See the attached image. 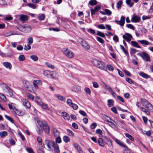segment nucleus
I'll return each mask as SVG.
<instances>
[{
	"mask_svg": "<svg viewBox=\"0 0 153 153\" xmlns=\"http://www.w3.org/2000/svg\"><path fill=\"white\" fill-rule=\"evenodd\" d=\"M45 144L48 147V150L49 151L52 150L51 147H53L55 150V153H59L60 151L58 145L55 142L50 140H46L45 141Z\"/></svg>",
	"mask_w": 153,
	"mask_h": 153,
	"instance_id": "1",
	"label": "nucleus"
},
{
	"mask_svg": "<svg viewBox=\"0 0 153 153\" xmlns=\"http://www.w3.org/2000/svg\"><path fill=\"white\" fill-rule=\"evenodd\" d=\"M36 122L39 126L42 127L45 132L46 134H48L50 131V128L47 123L45 121H41L39 118L36 117L34 118Z\"/></svg>",
	"mask_w": 153,
	"mask_h": 153,
	"instance_id": "2",
	"label": "nucleus"
},
{
	"mask_svg": "<svg viewBox=\"0 0 153 153\" xmlns=\"http://www.w3.org/2000/svg\"><path fill=\"white\" fill-rule=\"evenodd\" d=\"M78 42L85 49L88 50L90 49V45L85 39L80 38L78 39Z\"/></svg>",
	"mask_w": 153,
	"mask_h": 153,
	"instance_id": "3",
	"label": "nucleus"
},
{
	"mask_svg": "<svg viewBox=\"0 0 153 153\" xmlns=\"http://www.w3.org/2000/svg\"><path fill=\"white\" fill-rule=\"evenodd\" d=\"M137 55L140 56L144 60H145L147 62H149L151 61L150 55L144 52H142L141 53H139L137 54Z\"/></svg>",
	"mask_w": 153,
	"mask_h": 153,
	"instance_id": "4",
	"label": "nucleus"
},
{
	"mask_svg": "<svg viewBox=\"0 0 153 153\" xmlns=\"http://www.w3.org/2000/svg\"><path fill=\"white\" fill-rule=\"evenodd\" d=\"M141 102L146 108H152L153 109L152 111H153V106L147 100L142 99H141Z\"/></svg>",
	"mask_w": 153,
	"mask_h": 153,
	"instance_id": "5",
	"label": "nucleus"
},
{
	"mask_svg": "<svg viewBox=\"0 0 153 153\" xmlns=\"http://www.w3.org/2000/svg\"><path fill=\"white\" fill-rule=\"evenodd\" d=\"M62 52L66 56L72 58L74 56V54L72 52L67 48L63 49Z\"/></svg>",
	"mask_w": 153,
	"mask_h": 153,
	"instance_id": "6",
	"label": "nucleus"
},
{
	"mask_svg": "<svg viewBox=\"0 0 153 153\" xmlns=\"http://www.w3.org/2000/svg\"><path fill=\"white\" fill-rule=\"evenodd\" d=\"M123 37L127 42H130L131 41V39L132 38V36L131 34L126 33L123 36Z\"/></svg>",
	"mask_w": 153,
	"mask_h": 153,
	"instance_id": "7",
	"label": "nucleus"
},
{
	"mask_svg": "<svg viewBox=\"0 0 153 153\" xmlns=\"http://www.w3.org/2000/svg\"><path fill=\"white\" fill-rule=\"evenodd\" d=\"M54 74L53 71H51L48 70H45L43 71V74L45 76L48 77H51Z\"/></svg>",
	"mask_w": 153,
	"mask_h": 153,
	"instance_id": "8",
	"label": "nucleus"
},
{
	"mask_svg": "<svg viewBox=\"0 0 153 153\" xmlns=\"http://www.w3.org/2000/svg\"><path fill=\"white\" fill-rule=\"evenodd\" d=\"M125 18L122 16L121 17L120 20L119 21L116 20L115 21V22H116L117 24L121 26H123L124 25L125 23Z\"/></svg>",
	"mask_w": 153,
	"mask_h": 153,
	"instance_id": "9",
	"label": "nucleus"
},
{
	"mask_svg": "<svg viewBox=\"0 0 153 153\" xmlns=\"http://www.w3.org/2000/svg\"><path fill=\"white\" fill-rule=\"evenodd\" d=\"M148 108L149 109H148V108H146V109L144 107H141L140 108V110L141 111L145 113L147 115H149L150 114L149 111L150 110L152 111H152L153 109L152 108Z\"/></svg>",
	"mask_w": 153,
	"mask_h": 153,
	"instance_id": "10",
	"label": "nucleus"
},
{
	"mask_svg": "<svg viewBox=\"0 0 153 153\" xmlns=\"http://www.w3.org/2000/svg\"><path fill=\"white\" fill-rule=\"evenodd\" d=\"M140 20V16H138L136 15H133L131 19V21L133 22H137Z\"/></svg>",
	"mask_w": 153,
	"mask_h": 153,
	"instance_id": "11",
	"label": "nucleus"
},
{
	"mask_svg": "<svg viewBox=\"0 0 153 153\" xmlns=\"http://www.w3.org/2000/svg\"><path fill=\"white\" fill-rule=\"evenodd\" d=\"M22 102L24 106L28 108H29L30 107L31 105L30 102L27 100L23 99L22 100Z\"/></svg>",
	"mask_w": 153,
	"mask_h": 153,
	"instance_id": "12",
	"label": "nucleus"
},
{
	"mask_svg": "<svg viewBox=\"0 0 153 153\" xmlns=\"http://www.w3.org/2000/svg\"><path fill=\"white\" fill-rule=\"evenodd\" d=\"M96 66L100 69L104 70H105L106 69V67L105 64L100 61L98 63L97 65Z\"/></svg>",
	"mask_w": 153,
	"mask_h": 153,
	"instance_id": "13",
	"label": "nucleus"
},
{
	"mask_svg": "<svg viewBox=\"0 0 153 153\" xmlns=\"http://www.w3.org/2000/svg\"><path fill=\"white\" fill-rule=\"evenodd\" d=\"M19 16V20L23 23L25 22L28 20V17L25 15H18Z\"/></svg>",
	"mask_w": 153,
	"mask_h": 153,
	"instance_id": "14",
	"label": "nucleus"
},
{
	"mask_svg": "<svg viewBox=\"0 0 153 153\" xmlns=\"http://www.w3.org/2000/svg\"><path fill=\"white\" fill-rule=\"evenodd\" d=\"M62 116L65 120L68 121L70 119V116L68 114L65 112H63L62 113Z\"/></svg>",
	"mask_w": 153,
	"mask_h": 153,
	"instance_id": "15",
	"label": "nucleus"
},
{
	"mask_svg": "<svg viewBox=\"0 0 153 153\" xmlns=\"http://www.w3.org/2000/svg\"><path fill=\"white\" fill-rule=\"evenodd\" d=\"M42 83L41 82L38 80H34L33 82V84L36 88H38V85H41Z\"/></svg>",
	"mask_w": 153,
	"mask_h": 153,
	"instance_id": "16",
	"label": "nucleus"
},
{
	"mask_svg": "<svg viewBox=\"0 0 153 153\" xmlns=\"http://www.w3.org/2000/svg\"><path fill=\"white\" fill-rule=\"evenodd\" d=\"M24 32H30L32 30L31 27L29 25H25L24 26Z\"/></svg>",
	"mask_w": 153,
	"mask_h": 153,
	"instance_id": "17",
	"label": "nucleus"
},
{
	"mask_svg": "<svg viewBox=\"0 0 153 153\" xmlns=\"http://www.w3.org/2000/svg\"><path fill=\"white\" fill-rule=\"evenodd\" d=\"M22 83L25 87L27 89L30 86V83L28 81L24 80L23 81Z\"/></svg>",
	"mask_w": 153,
	"mask_h": 153,
	"instance_id": "18",
	"label": "nucleus"
},
{
	"mask_svg": "<svg viewBox=\"0 0 153 153\" xmlns=\"http://www.w3.org/2000/svg\"><path fill=\"white\" fill-rule=\"evenodd\" d=\"M3 65L5 67L10 70L12 68V65L9 62H5L3 63Z\"/></svg>",
	"mask_w": 153,
	"mask_h": 153,
	"instance_id": "19",
	"label": "nucleus"
},
{
	"mask_svg": "<svg viewBox=\"0 0 153 153\" xmlns=\"http://www.w3.org/2000/svg\"><path fill=\"white\" fill-rule=\"evenodd\" d=\"M138 42L140 43L142 45H151V43L148 41L144 40H138Z\"/></svg>",
	"mask_w": 153,
	"mask_h": 153,
	"instance_id": "20",
	"label": "nucleus"
},
{
	"mask_svg": "<svg viewBox=\"0 0 153 153\" xmlns=\"http://www.w3.org/2000/svg\"><path fill=\"white\" fill-rule=\"evenodd\" d=\"M139 74L141 76L145 79H147L150 78V76L148 75L143 72H140Z\"/></svg>",
	"mask_w": 153,
	"mask_h": 153,
	"instance_id": "21",
	"label": "nucleus"
},
{
	"mask_svg": "<svg viewBox=\"0 0 153 153\" xmlns=\"http://www.w3.org/2000/svg\"><path fill=\"white\" fill-rule=\"evenodd\" d=\"M53 132L55 137H56L60 136V133L56 129L54 128L53 129Z\"/></svg>",
	"mask_w": 153,
	"mask_h": 153,
	"instance_id": "22",
	"label": "nucleus"
},
{
	"mask_svg": "<svg viewBox=\"0 0 153 153\" xmlns=\"http://www.w3.org/2000/svg\"><path fill=\"white\" fill-rule=\"evenodd\" d=\"M99 144L101 146H104L105 145L104 141L102 138H100L98 140Z\"/></svg>",
	"mask_w": 153,
	"mask_h": 153,
	"instance_id": "23",
	"label": "nucleus"
},
{
	"mask_svg": "<svg viewBox=\"0 0 153 153\" xmlns=\"http://www.w3.org/2000/svg\"><path fill=\"white\" fill-rule=\"evenodd\" d=\"M131 44L134 46L138 48H140L141 47L138 45L137 43L135 41H132L131 42Z\"/></svg>",
	"mask_w": 153,
	"mask_h": 153,
	"instance_id": "24",
	"label": "nucleus"
},
{
	"mask_svg": "<svg viewBox=\"0 0 153 153\" xmlns=\"http://www.w3.org/2000/svg\"><path fill=\"white\" fill-rule=\"evenodd\" d=\"M117 123L120 125L122 128H124L125 126V124L123 121L118 120L117 121Z\"/></svg>",
	"mask_w": 153,
	"mask_h": 153,
	"instance_id": "25",
	"label": "nucleus"
},
{
	"mask_svg": "<svg viewBox=\"0 0 153 153\" xmlns=\"http://www.w3.org/2000/svg\"><path fill=\"white\" fill-rule=\"evenodd\" d=\"M7 135V131H4L0 132V135L2 138H4Z\"/></svg>",
	"mask_w": 153,
	"mask_h": 153,
	"instance_id": "26",
	"label": "nucleus"
},
{
	"mask_svg": "<svg viewBox=\"0 0 153 153\" xmlns=\"http://www.w3.org/2000/svg\"><path fill=\"white\" fill-rule=\"evenodd\" d=\"M7 89L8 90L7 92V95L10 97L12 96L13 95V93L12 89L9 87H8Z\"/></svg>",
	"mask_w": 153,
	"mask_h": 153,
	"instance_id": "27",
	"label": "nucleus"
},
{
	"mask_svg": "<svg viewBox=\"0 0 153 153\" xmlns=\"http://www.w3.org/2000/svg\"><path fill=\"white\" fill-rule=\"evenodd\" d=\"M108 105L109 107H111L113 105L114 101L112 99H109L108 100Z\"/></svg>",
	"mask_w": 153,
	"mask_h": 153,
	"instance_id": "28",
	"label": "nucleus"
},
{
	"mask_svg": "<svg viewBox=\"0 0 153 153\" xmlns=\"http://www.w3.org/2000/svg\"><path fill=\"white\" fill-rule=\"evenodd\" d=\"M36 102L39 105L41 106L43 103L40 99L38 97H36L35 99Z\"/></svg>",
	"mask_w": 153,
	"mask_h": 153,
	"instance_id": "29",
	"label": "nucleus"
},
{
	"mask_svg": "<svg viewBox=\"0 0 153 153\" xmlns=\"http://www.w3.org/2000/svg\"><path fill=\"white\" fill-rule=\"evenodd\" d=\"M104 83L105 87L110 93L113 91V89L110 87L108 85L105 83Z\"/></svg>",
	"mask_w": 153,
	"mask_h": 153,
	"instance_id": "30",
	"label": "nucleus"
},
{
	"mask_svg": "<svg viewBox=\"0 0 153 153\" xmlns=\"http://www.w3.org/2000/svg\"><path fill=\"white\" fill-rule=\"evenodd\" d=\"M41 106L44 109L48 110V111H50V109L48 107V105L46 104L43 103Z\"/></svg>",
	"mask_w": 153,
	"mask_h": 153,
	"instance_id": "31",
	"label": "nucleus"
},
{
	"mask_svg": "<svg viewBox=\"0 0 153 153\" xmlns=\"http://www.w3.org/2000/svg\"><path fill=\"white\" fill-rule=\"evenodd\" d=\"M56 96L59 100H60L63 102H65L66 101L65 98H64L63 96L59 95H56Z\"/></svg>",
	"mask_w": 153,
	"mask_h": 153,
	"instance_id": "32",
	"label": "nucleus"
},
{
	"mask_svg": "<svg viewBox=\"0 0 153 153\" xmlns=\"http://www.w3.org/2000/svg\"><path fill=\"white\" fill-rule=\"evenodd\" d=\"M115 141L117 143L119 144L120 146L123 147H126V146L123 145V143H122L120 140L118 139H116Z\"/></svg>",
	"mask_w": 153,
	"mask_h": 153,
	"instance_id": "33",
	"label": "nucleus"
},
{
	"mask_svg": "<svg viewBox=\"0 0 153 153\" xmlns=\"http://www.w3.org/2000/svg\"><path fill=\"white\" fill-rule=\"evenodd\" d=\"M125 136L126 137L128 138L130 140L132 141H133L134 140V137L128 133H126L125 134Z\"/></svg>",
	"mask_w": 153,
	"mask_h": 153,
	"instance_id": "34",
	"label": "nucleus"
},
{
	"mask_svg": "<svg viewBox=\"0 0 153 153\" xmlns=\"http://www.w3.org/2000/svg\"><path fill=\"white\" fill-rule=\"evenodd\" d=\"M0 55L3 57H6L7 56H11L12 55V53H10L9 55H8V54L7 55L2 52L0 50Z\"/></svg>",
	"mask_w": 153,
	"mask_h": 153,
	"instance_id": "35",
	"label": "nucleus"
},
{
	"mask_svg": "<svg viewBox=\"0 0 153 153\" xmlns=\"http://www.w3.org/2000/svg\"><path fill=\"white\" fill-rule=\"evenodd\" d=\"M89 4L91 6L95 5L97 4V1L96 0H91L89 1Z\"/></svg>",
	"mask_w": 153,
	"mask_h": 153,
	"instance_id": "36",
	"label": "nucleus"
},
{
	"mask_svg": "<svg viewBox=\"0 0 153 153\" xmlns=\"http://www.w3.org/2000/svg\"><path fill=\"white\" fill-rule=\"evenodd\" d=\"M126 148L123 152V153H134L130 149H129L127 147H125Z\"/></svg>",
	"mask_w": 153,
	"mask_h": 153,
	"instance_id": "37",
	"label": "nucleus"
},
{
	"mask_svg": "<svg viewBox=\"0 0 153 153\" xmlns=\"http://www.w3.org/2000/svg\"><path fill=\"white\" fill-rule=\"evenodd\" d=\"M108 122L110 123L109 124V126L115 129H117V127L115 125L114 123H113L112 121Z\"/></svg>",
	"mask_w": 153,
	"mask_h": 153,
	"instance_id": "38",
	"label": "nucleus"
},
{
	"mask_svg": "<svg viewBox=\"0 0 153 153\" xmlns=\"http://www.w3.org/2000/svg\"><path fill=\"white\" fill-rule=\"evenodd\" d=\"M30 57L31 59L35 61H37L38 59V57L35 55H31L30 56Z\"/></svg>",
	"mask_w": 153,
	"mask_h": 153,
	"instance_id": "39",
	"label": "nucleus"
},
{
	"mask_svg": "<svg viewBox=\"0 0 153 153\" xmlns=\"http://www.w3.org/2000/svg\"><path fill=\"white\" fill-rule=\"evenodd\" d=\"M56 137L55 142L57 144L60 143L62 142V140L60 136Z\"/></svg>",
	"mask_w": 153,
	"mask_h": 153,
	"instance_id": "40",
	"label": "nucleus"
},
{
	"mask_svg": "<svg viewBox=\"0 0 153 153\" xmlns=\"http://www.w3.org/2000/svg\"><path fill=\"white\" fill-rule=\"evenodd\" d=\"M68 135L70 136L73 137L74 136V134L73 132L71 130L69 129H67V130Z\"/></svg>",
	"mask_w": 153,
	"mask_h": 153,
	"instance_id": "41",
	"label": "nucleus"
},
{
	"mask_svg": "<svg viewBox=\"0 0 153 153\" xmlns=\"http://www.w3.org/2000/svg\"><path fill=\"white\" fill-rule=\"evenodd\" d=\"M64 141L65 143H68L70 141V138L68 137L67 136H65L63 137Z\"/></svg>",
	"mask_w": 153,
	"mask_h": 153,
	"instance_id": "42",
	"label": "nucleus"
},
{
	"mask_svg": "<svg viewBox=\"0 0 153 153\" xmlns=\"http://www.w3.org/2000/svg\"><path fill=\"white\" fill-rule=\"evenodd\" d=\"M46 65L48 67L52 69H53L55 68V66L48 62H46L45 63Z\"/></svg>",
	"mask_w": 153,
	"mask_h": 153,
	"instance_id": "43",
	"label": "nucleus"
},
{
	"mask_svg": "<svg viewBox=\"0 0 153 153\" xmlns=\"http://www.w3.org/2000/svg\"><path fill=\"white\" fill-rule=\"evenodd\" d=\"M100 60H99L96 59H93L92 62V63L95 65V66H96L97 65L98 63L99 62Z\"/></svg>",
	"mask_w": 153,
	"mask_h": 153,
	"instance_id": "44",
	"label": "nucleus"
},
{
	"mask_svg": "<svg viewBox=\"0 0 153 153\" xmlns=\"http://www.w3.org/2000/svg\"><path fill=\"white\" fill-rule=\"evenodd\" d=\"M25 59V57L24 55H21L19 56L18 59L20 61H24Z\"/></svg>",
	"mask_w": 153,
	"mask_h": 153,
	"instance_id": "45",
	"label": "nucleus"
},
{
	"mask_svg": "<svg viewBox=\"0 0 153 153\" xmlns=\"http://www.w3.org/2000/svg\"><path fill=\"white\" fill-rule=\"evenodd\" d=\"M104 11L105 12L106 15L110 16L111 14V12L108 9H105Z\"/></svg>",
	"mask_w": 153,
	"mask_h": 153,
	"instance_id": "46",
	"label": "nucleus"
},
{
	"mask_svg": "<svg viewBox=\"0 0 153 153\" xmlns=\"http://www.w3.org/2000/svg\"><path fill=\"white\" fill-rule=\"evenodd\" d=\"M97 34L102 38H105V36L104 33L99 31H97Z\"/></svg>",
	"mask_w": 153,
	"mask_h": 153,
	"instance_id": "47",
	"label": "nucleus"
},
{
	"mask_svg": "<svg viewBox=\"0 0 153 153\" xmlns=\"http://www.w3.org/2000/svg\"><path fill=\"white\" fill-rule=\"evenodd\" d=\"M31 48L30 45L27 44V45H25L24 49L25 50L27 51L30 50Z\"/></svg>",
	"mask_w": 153,
	"mask_h": 153,
	"instance_id": "48",
	"label": "nucleus"
},
{
	"mask_svg": "<svg viewBox=\"0 0 153 153\" xmlns=\"http://www.w3.org/2000/svg\"><path fill=\"white\" fill-rule=\"evenodd\" d=\"M5 117L8 120L10 121L12 123H13V120L12 117H9L6 115H4Z\"/></svg>",
	"mask_w": 153,
	"mask_h": 153,
	"instance_id": "49",
	"label": "nucleus"
},
{
	"mask_svg": "<svg viewBox=\"0 0 153 153\" xmlns=\"http://www.w3.org/2000/svg\"><path fill=\"white\" fill-rule=\"evenodd\" d=\"M122 4V1H120L118 2L117 3V7L118 9L120 8Z\"/></svg>",
	"mask_w": 153,
	"mask_h": 153,
	"instance_id": "50",
	"label": "nucleus"
},
{
	"mask_svg": "<svg viewBox=\"0 0 153 153\" xmlns=\"http://www.w3.org/2000/svg\"><path fill=\"white\" fill-rule=\"evenodd\" d=\"M67 103L70 106L73 104V103L72 102L71 100L70 99H68L67 101Z\"/></svg>",
	"mask_w": 153,
	"mask_h": 153,
	"instance_id": "51",
	"label": "nucleus"
},
{
	"mask_svg": "<svg viewBox=\"0 0 153 153\" xmlns=\"http://www.w3.org/2000/svg\"><path fill=\"white\" fill-rule=\"evenodd\" d=\"M27 40L28 41L27 44L30 45H31L33 42V38L32 37L29 38Z\"/></svg>",
	"mask_w": 153,
	"mask_h": 153,
	"instance_id": "52",
	"label": "nucleus"
},
{
	"mask_svg": "<svg viewBox=\"0 0 153 153\" xmlns=\"http://www.w3.org/2000/svg\"><path fill=\"white\" fill-rule=\"evenodd\" d=\"M25 113L24 111H17L16 114L19 116H22L24 115Z\"/></svg>",
	"mask_w": 153,
	"mask_h": 153,
	"instance_id": "53",
	"label": "nucleus"
},
{
	"mask_svg": "<svg viewBox=\"0 0 153 153\" xmlns=\"http://www.w3.org/2000/svg\"><path fill=\"white\" fill-rule=\"evenodd\" d=\"M27 5L29 7L33 9H35L36 7V5L32 3H29L27 4Z\"/></svg>",
	"mask_w": 153,
	"mask_h": 153,
	"instance_id": "54",
	"label": "nucleus"
},
{
	"mask_svg": "<svg viewBox=\"0 0 153 153\" xmlns=\"http://www.w3.org/2000/svg\"><path fill=\"white\" fill-rule=\"evenodd\" d=\"M97 41L103 44L104 42V40L100 37H97Z\"/></svg>",
	"mask_w": 153,
	"mask_h": 153,
	"instance_id": "55",
	"label": "nucleus"
},
{
	"mask_svg": "<svg viewBox=\"0 0 153 153\" xmlns=\"http://www.w3.org/2000/svg\"><path fill=\"white\" fill-rule=\"evenodd\" d=\"M45 18V15L43 14H42L38 17V19L40 20H43Z\"/></svg>",
	"mask_w": 153,
	"mask_h": 153,
	"instance_id": "56",
	"label": "nucleus"
},
{
	"mask_svg": "<svg viewBox=\"0 0 153 153\" xmlns=\"http://www.w3.org/2000/svg\"><path fill=\"white\" fill-rule=\"evenodd\" d=\"M120 46L121 49L123 51L124 53H125L126 54H127L128 53V51L126 50V49H125L123 46L120 45Z\"/></svg>",
	"mask_w": 153,
	"mask_h": 153,
	"instance_id": "57",
	"label": "nucleus"
},
{
	"mask_svg": "<svg viewBox=\"0 0 153 153\" xmlns=\"http://www.w3.org/2000/svg\"><path fill=\"white\" fill-rule=\"evenodd\" d=\"M79 113L84 116H87L86 113L83 111L80 110L79 111Z\"/></svg>",
	"mask_w": 153,
	"mask_h": 153,
	"instance_id": "58",
	"label": "nucleus"
},
{
	"mask_svg": "<svg viewBox=\"0 0 153 153\" xmlns=\"http://www.w3.org/2000/svg\"><path fill=\"white\" fill-rule=\"evenodd\" d=\"M126 80L131 84H133L134 83V82L131 79L129 78H127L126 79Z\"/></svg>",
	"mask_w": 153,
	"mask_h": 153,
	"instance_id": "59",
	"label": "nucleus"
},
{
	"mask_svg": "<svg viewBox=\"0 0 153 153\" xmlns=\"http://www.w3.org/2000/svg\"><path fill=\"white\" fill-rule=\"evenodd\" d=\"M97 126V123H94L91 124L90 126V128L91 129H94Z\"/></svg>",
	"mask_w": 153,
	"mask_h": 153,
	"instance_id": "60",
	"label": "nucleus"
},
{
	"mask_svg": "<svg viewBox=\"0 0 153 153\" xmlns=\"http://www.w3.org/2000/svg\"><path fill=\"white\" fill-rule=\"evenodd\" d=\"M24 26H21L18 27V29L20 31L24 32Z\"/></svg>",
	"mask_w": 153,
	"mask_h": 153,
	"instance_id": "61",
	"label": "nucleus"
},
{
	"mask_svg": "<svg viewBox=\"0 0 153 153\" xmlns=\"http://www.w3.org/2000/svg\"><path fill=\"white\" fill-rule=\"evenodd\" d=\"M126 26L128 28L131 29L133 30H134V27L131 24H127L126 25Z\"/></svg>",
	"mask_w": 153,
	"mask_h": 153,
	"instance_id": "62",
	"label": "nucleus"
},
{
	"mask_svg": "<svg viewBox=\"0 0 153 153\" xmlns=\"http://www.w3.org/2000/svg\"><path fill=\"white\" fill-rule=\"evenodd\" d=\"M71 107H72L73 109L75 110H76L78 108V105L74 103L73 104H72V105L71 106Z\"/></svg>",
	"mask_w": 153,
	"mask_h": 153,
	"instance_id": "63",
	"label": "nucleus"
},
{
	"mask_svg": "<svg viewBox=\"0 0 153 153\" xmlns=\"http://www.w3.org/2000/svg\"><path fill=\"white\" fill-rule=\"evenodd\" d=\"M27 150L29 153H34L32 149L30 148H27Z\"/></svg>",
	"mask_w": 153,
	"mask_h": 153,
	"instance_id": "64",
	"label": "nucleus"
}]
</instances>
